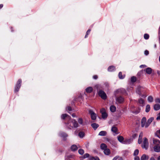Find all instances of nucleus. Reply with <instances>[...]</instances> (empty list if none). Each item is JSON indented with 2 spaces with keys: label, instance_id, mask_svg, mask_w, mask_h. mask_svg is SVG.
Instances as JSON below:
<instances>
[{
  "label": "nucleus",
  "instance_id": "obj_22",
  "mask_svg": "<svg viewBox=\"0 0 160 160\" xmlns=\"http://www.w3.org/2000/svg\"><path fill=\"white\" fill-rule=\"evenodd\" d=\"M104 153L106 155H109L110 153V150L108 148H106L104 150Z\"/></svg>",
  "mask_w": 160,
  "mask_h": 160
},
{
  "label": "nucleus",
  "instance_id": "obj_14",
  "mask_svg": "<svg viewBox=\"0 0 160 160\" xmlns=\"http://www.w3.org/2000/svg\"><path fill=\"white\" fill-rule=\"evenodd\" d=\"M66 118L67 119H69L71 118V117L70 116L66 114H63L62 115L61 118L62 119H64Z\"/></svg>",
  "mask_w": 160,
  "mask_h": 160
},
{
  "label": "nucleus",
  "instance_id": "obj_32",
  "mask_svg": "<svg viewBox=\"0 0 160 160\" xmlns=\"http://www.w3.org/2000/svg\"><path fill=\"white\" fill-rule=\"evenodd\" d=\"M118 76L120 79H122L124 78L125 75H122V72H120L118 74Z\"/></svg>",
  "mask_w": 160,
  "mask_h": 160
},
{
  "label": "nucleus",
  "instance_id": "obj_31",
  "mask_svg": "<svg viewBox=\"0 0 160 160\" xmlns=\"http://www.w3.org/2000/svg\"><path fill=\"white\" fill-rule=\"evenodd\" d=\"M136 77L133 76L131 78V81L132 82H134L136 81Z\"/></svg>",
  "mask_w": 160,
  "mask_h": 160
},
{
  "label": "nucleus",
  "instance_id": "obj_6",
  "mask_svg": "<svg viewBox=\"0 0 160 160\" xmlns=\"http://www.w3.org/2000/svg\"><path fill=\"white\" fill-rule=\"evenodd\" d=\"M98 95L102 99H105L107 98V95L106 93L100 90L98 92Z\"/></svg>",
  "mask_w": 160,
  "mask_h": 160
},
{
  "label": "nucleus",
  "instance_id": "obj_43",
  "mask_svg": "<svg viewBox=\"0 0 160 160\" xmlns=\"http://www.w3.org/2000/svg\"><path fill=\"white\" fill-rule=\"evenodd\" d=\"M156 119L157 120H160V112L157 115V117L156 118Z\"/></svg>",
  "mask_w": 160,
  "mask_h": 160
},
{
  "label": "nucleus",
  "instance_id": "obj_27",
  "mask_svg": "<svg viewBox=\"0 0 160 160\" xmlns=\"http://www.w3.org/2000/svg\"><path fill=\"white\" fill-rule=\"evenodd\" d=\"M91 126L94 129L96 130L99 126L98 124L94 123L91 124Z\"/></svg>",
  "mask_w": 160,
  "mask_h": 160
},
{
  "label": "nucleus",
  "instance_id": "obj_26",
  "mask_svg": "<svg viewBox=\"0 0 160 160\" xmlns=\"http://www.w3.org/2000/svg\"><path fill=\"white\" fill-rule=\"evenodd\" d=\"M110 110L111 111V112H114L116 111V108L115 106L114 105H112L110 107Z\"/></svg>",
  "mask_w": 160,
  "mask_h": 160
},
{
  "label": "nucleus",
  "instance_id": "obj_19",
  "mask_svg": "<svg viewBox=\"0 0 160 160\" xmlns=\"http://www.w3.org/2000/svg\"><path fill=\"white\" fill-rule=\"evenodd\" d=\"M149 157L145 154H143L141 158V160H146L148 159Z\"/></svg>",
  "mask_w": 160,
  "mask_h": 160
},
{
  "label": "nucleus",
  "instance_id": "obj_57",
  "mask_svg": "<svg viewBox=\"0 0 160 160\" xmlns=\"http://www.w3.org/2000/svg\"><path fill=\"white\" fill-rule=\"evenodd\" d=\"M3 6V5L2 4H0V9L2 8Z\"/></svg>",
  "mask_w": 160,
  "mask_h": 160
},
{
  "label": "nucleus",
  "instance_id": "obj_21",
  "mask_svg": "<svg viewBox=\"0 0 160 160\" xmlns=\"http://www.w3.org/2000/svg\"><path fill=\"white\" fill-rule=\"evenodd\" d=\"M107 134V132L106 131H102L99 132L98 135L101 136H105Z\"/></svg>",
  "mask_w": 160,
  "mask_h": 160
},
{
  "label": "nucleus",
  "instance_id": "obj_12",
  "mask_svg": "<svg viewBox=\"0 0 160 160\" xmlns=\"http://www.w3.org/2000/svg\"><path fill=\"white\" fill-rule=\"evenodd\" d=\"M116 100L117 102L119 103L122 102L124 101L123 98L121 96H120L117 98Z\"/></svg>",
  "mask_w": 160,
  "mask_h": 160
},
{
  "label": "nucleus",
  "instance_id": "obj_2",
  "mask_svg": "<svg viewBox=\"0 0 160 160\" xmlns=\"http://www.w3.org/2000/svg\"><path fill=\"white\" fill-rule=\"evenodd\" d=\"M136 92L138 94L142 97L145 98L147 96V95L145 94L146 89L143 87L138 86Z\"/></svg>",
  "mask_w": 160,
  "mask_h": 160
},
{
  "label": "nucleus",
  "instance_id": "obj_46",
  "mask_svg": "<svg viewBox=\"0 0 160 160\" xmlns=\"http://www.w3.org/2000/svg\"><path fill=\"white\" fill-rule=\"evenodd\" d=\"M143 137V133L142 132H141L139 134V138H142V137Z\"/></svg>",
  "mask_w": 160,
  "mask_h": 160
},
{
  "label": "nucleus",
  "instance_id": "obj_5",
  "mask_svg": "<svg viewBox=\"0 0 160 160\" xmlns=\"http://www.w3.org/2000/svg\"><path fill=\"white\" fill-rule=\"evenodd\" d=\"M88 112L91 115V119L92 120H95L96 118V113L91 109H90L88 111Z\"/></svg>",
  "mask_w": 160,
  "mask_h": 160
},
{
  "label": "nucleus",
  "instance_id": "obj_23",
  "mask_svg": "<svg viewBox=\"0 0 160 160\" xmlns=\"http://www.w3.org/2000/svg\"><path fill=\"white\" fill-rule=\"evenodd\" d=\"M71 150L73 151H75L78 149L77 146L75 145H72L71 148Z\"/></svg>",
  "mask_w": 160,
  "mask_h": 160
},
{
  "label": "nucleus",
  "instance_id": "obj_8",
  "mask_svg": "<svg viewBox=\"0 0 160 160\" xmlns=\"http://www.w3.org/2000/svg\"><path fill=\"white\" fill-rule=\"evenodd\" d=\"M154 119V118L153 117H151L149 118L147 122H146L145 125V128H147L150 124L151 123V122Z\"/></svg>",
  "mask_w": 160,
  "mask_h": 160
},
{
  "label": "nucleus",
  "instance_id": "obj_33",
  "mask_svg": "<svg viewBox=\"0 0 160 160\" xmlns=\"http://www.w3.org/2000/svg\"><path fill=\"white\" fill-rule=\"evenodd\" d=\"M60 136L63 138H65L68 136L67 134L64 132L61 133L60 134Z\"/></svg>",
  "mask_w": 160,
  "mask_h": 160
},
{
  "label": "nucleus",
  "instance_id": "obj_38",
  "mask_svg": "<svg viewBox=\"0 0 160 160\" xmlns=\"http://www.w3.org/2000/svg\"><path fill=\"white\" fill-rule=\"evenodd\" d=\"M139 153V150L138 149H136L135 150L134 153H133V155L134 156H136L138 155Z\"/></svg>",
  "mask_w": 160,
  "mask_h": 160
},
{
  "label": "nucleus",
  "instance_id": "obj_11",
  "mask_svg": "<svg viewBox=\"0 0 160 160\" xmlns=\"http://www.w3.org/2000/svg\"><path fill=\"white\" fill-rule=\"evenodd\" d=\"M154 151L156 152H160V146L159 145H155L153 147Z\"/></svg>",
  "mask_w": 160,
  "mask_h": 160
},
{
  "label": "nucleus",
  "instance_id": "obj_20",
  "mask_svg": "<svg viewBox=\"0 0 160 160\" xmlns=\"http://www.w3.org/2000/svg\"><path fill=\"white\" fill-rule=\"evenodd\" d=\"M93 88L92 87H89L86 89V92L88 93H90L92 92Z\"/></svg>",
  "mask_w": 160,
  "mask_h": 160
},
{
  "label": "nucleus",
  "instance_id": "obj_29",
  "mask_svg": "<svg viewBox=\"0 0 160 160\" xmlns=\"http://www.w3.org/2000/svg\"><path fill=\"white\" fill-rule=\"evenodd\" d=\"M100 147L101 149L104 150L107 148V146L105 144L102 143L100 145Z\"/></svg>",
  "mask_w": 160,
  "mask_h": 160
},
{
  "label": "nucleus",
  "instance_id": "obj_1",
  "mask_svg": "<svg viewBox=\"0 0 160 160\" xmlns=\"http://www.w3.org/2000/svg\"><path fill=\"white\" fill-rule=\"evenodd\" d=\"M66 126L69 128H77L78 127V124L76 121L73 119H69L67 123H66Z\"/></svg>",
  "mask_w": 160,
  "mask_h": 160
},
{
  "label": "nucleus",
  "instance_id": "obj_60",
  "mask_svg": "<svg viewBox=\"0 0 160 160\" xmlns=\"http://www.w3.org/2000/svg\"><path fill=\"white\" fill-rule=\"evenodd\" d=\"M159 61L160 62V56L159 57Z\"/></svg>",
  "mask_w": 160,
  "mask_h": 160
},
{
  "label": "nucleus",
  "instance_id": "obj_9",
  "mask_svg": "<svg viewBox=\"0 0 160 160\" xmlns=\"http://www.w3.org/2000/svg\"><path fill=\"white\" fill-rule=\"evenodd\" d=\"M146 121V118L144 117L142 118L141 120V126L142 127H145Z\"/></svg>",
  "mask_w": 160,
  "mask_h": 160
},
{
  "label": "nucleus",
  "instance_id": "obj_54",
  "mask_svg": "<svg viewBox=\"0 0 160 160\" xmlns=\"http://www.w3.org/2000/svg\"><path fill=\"white\" fill-rule=\"evenodd\" d=\"M150 160H156L154 157H152L151 158Z\"/></svg>",
  "mask_w": 160,
  "mask_h": 160
},
{
  "label": "nucleus",
  "instance_id": "obj_42",
  "mask_svg": "<svg viewBox=\"0 0 160 160\" xmlns=\"http://www.w3.org/2000/svg\"><path fill=\"white\" fill-rule=\"evenodd\" d=\"M155 101L156 103H160V98H156V99H155Z\"/></svg>",
  "mask_w": 160,
  "mask_h": 160
},
{
  "label": "nucleus",
  "instance_id": "obj_50",
  "mask_svg": "<svg viewBox=\"0 0 160 160\" xmlns=\"http://www.w3.org/2000/svg\"><path fill=\"white\" fill-rule=\"evenodd\" d=\"M134 160H140L139 158L138 157L136 156L135 157Z\"/></svg>",
  "mask_w": 160,
  "mask_h": 160
},
{
  "label": "nucleus",
  "instance_id": "obj_55",
  "mask_svg": "<svg viewBox=\"0 0 160 160\" xmlns=\"http://www.w3.org/2000/svg\"><path fill=\"white\" fill-rule=\"evenodd\" d=\"M72 115L73 118L76 117V115L74 114H72Z\"/></svg>",
  "mask_w": 160,
  "mask_h": 160
},
{
  "label": "nucleus",
  "instance_id": "obj_34",
  "mask_svg": "<svg viewBox=\"0 0 160 160\" xmlns=\"http://www.w3.org/2000/svg\"><path fill=\"white\" fill-rule=\"evenodd\" d=\"M78 136L80 138H82L84 136V133L83 132H80L78 134Z\"/></svg>",
  "mask_w": 160,
  "mask_h": 160
},
{
  "label": "nucleus",
  "instance_id": "obj_17",
  "mask_svg": "<svg viewBox=\"0 0 160 160\" xmlns=\"http://www.w3.org/2000/svg\"><path fill=\"white\" fill-rule=\"evenodd\" d=\"M132 142V140L131 139H126L123 142L124 144H129Z\"/></svg>",
  "mask_w": 160,
  "mask_h": 160
},
{
  "label": "nucleus",
  "instance_id": "obj_47",
  "mask_svg": "<svg viewBox=\"0 0 160 160\" xmlns=\"http://www.w3.org/2000/svg\"><path fill=\"white\" fill-rule=\"evenodd\" d=\"M144 54L146 55H148V54H149V52L148 51V50H145L144 52Z\"/></svg>",
  "mask_w": 160,
  "mask_h": 160
},
{
  "label": "nucleus",
  "instance_id": "obj_16",
  "mask_svg": "<svg viewBox=\"0 0 160 160\" xmlns=\"http://www.w3.org/2000/svg\"><path fill=\"white\" fill-rule=\"evenodd\" d=\"M144 71H146L147 73L148 74H151L152 72V70L151 68H148L144 70Z\"/></svg>",
  "mask_w": 160,
  "mask_h": 160
},
{
  "label": "nucleus",
  "instance_id": "obj_39",
  "mask_svg": "<svg viewBox=\"0 0 160 160\" xmlns=\"http://www.w3.org/2000/svg\"><path fill=\"white\" fill-rule=\"evenodd\" d=\"M91 31V29H89L87 32L86 33V35L85 37V38H86L87 37H88V34Z\"/></svg>",
  "mask_w": 160,
  "mask_h": 160
},
{
  "label": "nucleus",
  "instance_id": "obj_28",
  "mask_svg": "<svg viewBox=\"0 0 160 160\" xmlns=\"http://www.w3.org/2000/svg\"><path fill=\"white\" fill-rule=\"evenodd\" d=\"M118 140L121 142L123 143L124 141V138L122 136H119L118 137Z\"/></svg>",
  "mask_w": 160,
  "mask_h": 160
},
{
  "label": "nucleus",
  "instance_id": "obj_51",
  "mask_svg": "<svg viewBox=\"0 0 160 160\" xmlns=\"http://www.w3.org/2000/svg\"><path fill=\"white\" fill-rule=\"evenodd\" d=\"M146 67V66L145 65H142L140 66L141 68H144Z\"/></svg>",
  "mask_w": 160,
  "mask_h": 160
},
{
  "label": "nucleus",
  "instance_id": "obj_53",
  "mask_svg": "<svg viewBox=\"0 0 160 160\" xmlns=\"http://www.w3.org/2000/svg\"><path fill=\"white\" fill-rule=\"evenodd\" d=\"M95 160H100V159L98 157H95Z\"/></svg>",
  "mask_w": 160,
  "mask_h": 160
},
{
  "label": "nucleus",
  "instance_id": "obj_52",
  "mask_svg": "<svg viewBox=\"0 0 160 160\" xmlns=\"http://www.w3.org/2000/svg\"><path fill=\"white\" fill-rule=\"evenodd\" d=\"M67 109L69 111H71L72 110L71 107L69 106L67 108Z\"/></svg>",
  "mask_w": 160,
  "mask_h": 160
},
{
  "label": "nucleus",
  "instance_id": "obj_41",
  "mask_svg": "<svg viewBox=\"0 0 160 160\" xmlns=\"http://www.w3.org/2000/svg\"><path fill=\"white\" fill-rule=\"evenodd\" d=\"M89 154L88 153H87L84 154L83 156V158H87L89 157Z\"/></svg>",
  "mask_w": 160,
  "mask_h": 160
},
{
  "label": "nucleus",
  "instance_id": "obj_44",
  "mask_svg": "<svg viewBox=\"0 0 160 160\" xmlns=\"http://www.w3.org/2000/svg\"><path fill=\"white\" fill-rule=\"evenodd\" d=\"M89 160H95V157H93L92 156H91L89 158Z\"/></svg>",
  "mask_w": 160,
  "mask_h": 160
},
{
  "label": "nucleus",
  "instance_id": "obj_61",
  "mask_svg": "<svg viewBox=\"0 0 160 160\" xmlns=\"http://www.w3.org/2000/svg\"><path fill=\"white\" fill-rule=\"evenodd\" d=\"M160 32V27H159V32Z\"/></svg>",
  "mask_w": 160,
  "mask_h": 160
},
{
  "label": "nucleus",
  "instance_id": "obj_37",
  "mask_svg": "<svg viewBox=\"0 0 160 160\" xmlns=\"http://www.w3.org/2000/svg\"><path fill=\"white\" fill-rule=\"evenodd\" d=\"M148 100L149 102H152L153 101V98L151 96H149L148 97Z\"/></svg>",
  "mask_w": 160,
  "mask_h": 160
},
{
  "label": "nucleus",
  "instance_id": "obj_30",
  "mask_svg": "<svg viewBox=\"0 0 160 160\" xmlns=\"http://www.w3.org/2000/svg\"><path fill=\"white\" fill-rule=\"evenodd\" d=\"M150 109V106L149 105H147L145 111L146 112H149Z\"/></svg>",
  "mask_w": 160,
  "mask_h": 160
},
{
  "label": "nucleus",
  "instance_id": "obj_10",
  "mask_svg": "<svg viewBox=\"0 0 160 160\" xmlns=\"http://www.w3.org/2000/svg\"><path fill=\"white\" fill-rule=\"evenodd\" d=\"M152 141L153 143L154 146L160 145V141L159 140L153 138L152 139Z\"/></svg>",
  "mask_w": 160,
  "mask_h": 160
},
{
  "label": "nucleus",
  "instance_id": "obj_4",
  "mask_svg": "<svg viewBox=\"0 0 160 160\" xmlns=\"http://www.w3.org/2000/svg\"><path fill=\"white\" fill-rule=\"evenodd\" d=\"M22 80L21 79H19L17 82L15 88V92H17L19 90V88L21 86Z\"/></svg>",
  "mask_w": 160,
  "mask_h": 160
},
{
  "label": "nucleus",
  "instance_id": "obj_25",
  "mask_svg": "<svg viewBox=\"0 0 160 160\" xmlns=\"http://www.w3.org/2000/svg\"><path fill=\"white\" fill-rule=\"evenodd\" d=\"M115 70V67L114 66H109L108 69V70L109 72H112Z\"/></svg>",
  "mask_w": 160,
  "mask_h": 160
},
{
  "label": "nucleus",
  "instance_id": "obj_24",
  "mask_svg": "<svg viewBox=\"0 0 160 160\" xmlns=\"http://www.w3.org/2000/svg\"><path fill=\"white\" fill-rule=\"evenodd\" d=\"M74 156L73 155H68L65 156V160H68L70 158H74Z\"/></svg>",
  "mask_w": 160,
  "mask_h": 160
},
{
  "label": "nucleus",
  "instance_id": "obj_48",
  "mask_svg": "<svg viewBox=\"0 0 160 160\" xmlns=\"http://www.w3.org/2000/svg\"><path fill=\"white\" fill-rule=\"evenodd\" d=\"M119 158V156H117L113 158L112 160H117Z\"/></svg>",
  "mask_w": 160,
  "mask_h": 160
},
{
  "label": "nucleus",
  "instance_id": "obj_15",
  "mask_svg": "<svg viewBox=\"0 0 160 160\" xmlns=\"http://www.w3.org/2000/svg\"><path fill=\"white\" fill-rule=\"evenodd\" d=\"M111 130L115 134H117L118 129L115 126H113L112 127Z\"/></svg>",
  "mask_w": 160,
  "mask_h": 160
},
{
  "label": "nucleus",
  "instance_id": "obj_18",
  "mask_svg": "<svg viewBox=\"0 0 160 160\" xmlns=\"http://www.w3.org/2000/svg\"><path fill=\"white\" fill-rule=\"evenodd\" d=\"M153 108L155 110H158L160 109V105L158 104H155L154 105Z\"/></svg>",
  "mask_w": 160,
  "mask_h": 160
},
{
  "label": "nucleus",
  "instance_id": "obj_49",
  "mask_svg": "<svg viewBox=\"0 0 160 160\" xmlns=\"http://www.w3.org/2000/svg\"><path fill=\"white\" fill-rule=\"evenodd\" d=\"M98 78V77L96 75H95L93 76V78L95 79H97Z\"/></svg>",
  "mask_w": 160,
  "mask_h": 160
},
{
  "label": "nucleus",
  "instance_id": "obj_36",
  "mask_svg": "<svg viewBox=\"0 0 160 160\" xmlns=\"http://www.w3.org/2000/svg\"><path fill=\"white\" fill-rule=\"evenodd\" d=\"M78 123L82 125H83V120L82 118H79L78 120Z\"/></svg>",
  "mask_w": 160,
  "mask_h": 160
},
{
  "label": "nucleus",
  "instance_id": "obj_7",
  "mask_svg": "<svg viewBox=\"0 0 160 160\" xmlns=\"http://www.w3.org/2000/svg\"><path fill=\"white\" fill-rule=\"evenodd\" d=\"M100 112L102 114V118H103L105 119L107 118L108 115L106 113V110L104 108H102L100 110Z\"/></svg>",
  "mask_w": 160,
  "mask_h": 160
},
{
  "label": "nucleus",
  "instance_id": "obj_59",
  "mask_svg": "<svg viewBox=\"0 0 160 160\" xmlns=\"http://www.w3.org/2000/svg\"><path fill=\"white\" fill-rule=\"evenodd\" d=\"M158 160H160V156L158 157Z\"/></svg>",
  "mask_w": 160,
  "mask_h": 160
},
{
  "label": "nucleus",
  "instance_id": "obj_56",
  "mask_svg": "<svg viewBox=\"0 0 160 160\" xmlns=\"http://www.w3.org/2000/svg\"><path fill=\"white\" fill-rule=\"evenodd\" d=\"M93 151L95 153H98V151L96 150H94Z\"/></svg>",
  "mask_w": 160,
  "mask_h": 160
},
{
  "label": "nucleus",
  "instance_id": "obj_40",
  "mask_svg": "<svg viewBox=\"0 0 160 160\" xmlns=\"http://www.w3.org/2000/svg\"><path fill=\"white\" fill-rule=\"evenodd\" d=\"M144 37L145 39H148L149 38V35L147 34H145L144 35Z\"/></svg>",
  "mask_w": 160,
  "mask_h": 160
},
{
  "label": "nucleus",
  "instance_id": "obj_35",
  "mask_svg": "<svg viewBox=\"0 0 160 160\" xmlns=\"http://www.w3.org/2000/svg\"><path fill=\"white\" fill-rule=\"evenodd\" d=\"M80 155H82L84 153V151L82 149H79L78 151Z\"/></svg>",
  "mask_w": 160,
  "mask_h": 160
},
{
  "label": "nucleus",
  "instance_id": "obj_58",
  "mask_svg": "<svg viewBox=\"0 0 160 160\" xmlns=\"http://www.w3.org/2000/svg\"><path fill=\"white\" fill-rule=\"evenodd\" d=\"M157 132L160 134V129L157 131Z\"/></svg>",
  "mask_w": 160,
  "mask_h": 160
},
{
  "label": "nucleus",
  "instance_id": "obj_45",
  "mask_svg": "<svg viewBox=\"0 0 160 160\" xmlns=\"http://www.w3.org/2000/svg\"><path fill=\"white\" fill-rule=\"evenodd\" d=\"M142 138H138V142L139 144H140L142 142Z\"/></svg>",
  "mask_w": 160,
  "mask_h": 160
},
{
  "label": "nucleus",
  "instance_id": "obj_13",
  "mask_svg": "<svg viewBox=\"0 0 160 160\" xmlns=\"http://www.w3.org/2000/svg\"><path fill=\"white\" fill-rule=\"evenodd\" d=\"M138 103L141 106H143L144 105V101L142 99L140 98L138 99Z\"/></svg>",
  "mask_w": 160,
  "mask_h": 160
},
{
  "label": "nucleus",
  "instance_id": "obj_3",
  "mask_svg": "<svg viewBox=\"0 0 160 160\" xmlns=\"http://www.w3.org/2000/svg\"><path fill=\"white\" fill-rule=\"evenodd\" d=\"M148 145L149 143L148 139L146 138H144V141L143 142V144L142 145V148L147 150L148 147Z\"/></svg>",
  "mask_w": 160,
  "mask_h": 160
}]
</instances>
